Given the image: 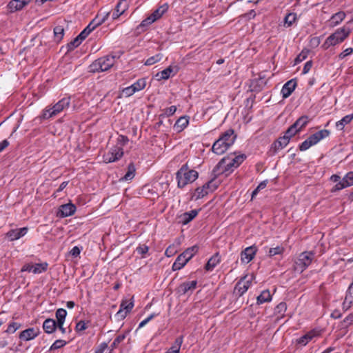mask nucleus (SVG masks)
Segmentation results:
<instances>
[{
	"instance_id": "obj_1",
	"label": "nucleus",
	"mask_w": 353,
	"mask_h": 353,
	"mask_svg": "<svg viewBox=\"0 0 353 353\" xmlns=\"http://www.w3.org/2000/svg\"><path fill=\"white\" fill-rule=\"evenodd\" d=\"M246 159L243 154L236 155L230 154L223 157L213 169L215 176L221 174L229 175L234 169L237 168Z\"/></svg>"
},
{
	"instance_id": "obj_2",
	"label": "nucleus",
	"mask_w": 353,
	"mask_h": 353,
	"mask_svg": "<svg viewBox=\"0 0 353 353\" xmlns=\"http://www.w3.org/2000/svg\"><path fill=\"white\" fill-rule=\"evenodd\" d=\"M236 138V136L233 129L230 128L227 130L220 136L219 139L213 143L212 150L216 154H223L234 144Z\"/></svg>"
},
{
	"instance_id": "obj_3",
	"label": "nucleus",
	"mask_w": 353,
	"mask_h": 353,
	"mask_svg": "<svg viewBox=\"0 0 353 353\" xmlns=\"http://www.w3.org/2000/svg\"><path fill=\"white\" fill-rule=\"evenodd\" d=\"M198 176L199 173L194 170L190 169L188 164L185 163L176 173L177 187L183 188L188 184L193 183Z\"/></svg>"
},
{
	"instance_id": "obj_4",
	"label": "nucleus",
	"mask_w": 353,
	"mask_h": 353,
	"mask_svg": "<svg viewBox=\"0 0 353 353\" xmlns=\"http://www.w3.org/2000/svg\"><path fill=\"white\" fill-rule=\"evenodd\" d=\"M70 104V97H64L59 100L57 103L54 104L53 105L47 106L42 112V118L43 119H48L52 118L60 112H61L63 110L68 108Z\"/></svg>"
},
{
	"instance_id": "obj_5",
	"label": "nucleus",
	"mask_w": 353,
	"mask_h": 353,
	"mask_svg": "<svg viewBox=\"0 0 353 353\" xmlns=\"http://www.w3.org/2000/svg\"><path fill=\"white\" fill-rule=\"evenodd\" d=\"M350 28L343 26L337 29L334 33L330 34L323 44L325 49L329 48L330 46H335L343 42L350 34Z\"/></svg>"
},
{
	"instance_id": "obj_6",
	"label": "nucleus",
	"mask_w": 353,
	"mask_h": 353,
	"mask_svg": "<svg viewBox=\"0 0 353 353\" xmlns=\"http://www.w3.org/2000/svg\"><path fill=\"white\" fill-rule=\"evenodd\" d=\"M115 63V57L107 55L95 60L90 65V72H100L107 71L112 68Z\"/></svg>"
},
{
	"instance_id": "obj_7",
	"label": "nucleus",
	"mask_w": 353,
	"mask_h": 353,
	"mask_svg": "<svg viewBox=\"0 0 353 353\" xmlns=\"http://www.w3.org/2000/svg\"><path fill=\"white\" fill-rule=\"evenodd\" d=\"M314 253L312 252H303L301 253L294 264L296 272H303L312 263L314 259Z\"/></svg>"
},
{
	"instance_id": "obj_8",
	"label": "nucleus",
	"mask_w": 353,
	"mask_h": 353,
	"mask_svg": "<svg viewBox=\"0 0 353 353\" xmlns=\"http://www.w3.org/2000/svg\"><path fill=\"white\" fill-rule=\"evenodd\" d=\"M110 12H106L104 16L100 17L97 16L88 26L79 34L83 40L94 30L98 26L103 23L108 17Z\"/></svg>"
},
{
	"instance_id": "obj_9",
	"label": "nucleus",
	"mask_w": 353,
	"mask_h": 353,
	"mask_svg": "<svg viewBox=\"0 0 353 353\" xmlns=\"http://www.w3.org/2000/svg\"><path fill=\"white\" fill-rule=\"evenodd\" d=\"M123 155V148L119 146H114L103 156V159L106 163H112L120 159Z\"/></svg>"
},
{
	"instance_id": "obj_10",
	"label": "nucleus",
	"mask_w": 353,
	"mask_h": 353,
	"mask_svg": "<svg viewBox=\"0 0 353 353\" xmlns=\"http://www.w3.org/2000/svg\"><path fill=\"white\" fill-rule=\"evenodd\" d=\"M352 185H353V172H350L345 175L341 182L336 183L331 191L334 192Z\"/></svg>"
},
{
	"instance_id": "obj_11",
	"label": "nucleus",
	"mask_w": 353,
	"mask_h": 353,
	"mask_svg": "<svg viewBox=\"0 0 353 353\" xmlns=\"http://www.w3.org/2000/svg\"><path fill=\"white\" fill-rule=\"evenodd\" d=\"M251 283V279H247V277L245 276L236 284L234 290V294L241 296L250 288Z\"/></svg>"
},
{
	"instance_id": "obj_12",
	"label": "nucleus",
	"mask_w": 353,
	"mask_h": 353,
	"mask_svg": "<svg viewBox=\"0 0 353 353\" xmlns=\"http://www.w3.org/2000/svg\"><path fill=\"white\" fill-rule=\"evenodd\" d=\"M257 252V248L254 245L246 248L241 253V261L243 263H250L254 257Z\"/></svg>"
},
{
	"instance_id": "obj_13",
	"label": "nucleus",
	"mask_w": 353,
	"mask_h": 353,
	"mask_svg": "<svg viewBox=\"0 0 353 353\" xmlns=\"http://www.w3.org/2000/svg\"><path fill=\"white\" fill-rule=\"evenodd\" d=\"M40 334V330L38 327H30L19 334V339L21 341H28L37 337Z\"/></svg>"
},
{
	"instance_id": "obj_14",
	"label": "nucleus",
	"mask_w": 353,
	"mask_h": 353,
	"mask_svg": "<svg viewBox=\"0 0 353 353\" xmlns=\"http://www.w3.org/2000/svg\"><path fill=\"white\" fill-rule=\"evenodd\" d=\"M196 285L197 281L196 280L185 281L179 285L177 291L181 294H192L196 289Z\"/></svg>"
},
{
	"instance_id": "obj_15",
	"label": "nucleus",
	"mask_w": 353,
	"mask_h": 353,
	"mask_svg": "<svg viewBox=\"0 0 353 353\" xmlns=\"http://www.w3.org/2000/svg\"><path fill=\"white\" fill-rule=\"evenodd\" d=\"M216 188L213 185V181H208L205 183L202 187H199L196 189V199H201L207 195L210 192L214 191Z\"/></svg>"
},
{
	"instance_id": "obj_16",
	"label": "nucleus",
	"mask_w": 353,
	"mask_h": 353,
	"mask_svg": "<svg viewBox=\"0 0 353 353\" xmlns=\"http://www.w3.org/2000/svg\"><path fill=\"white\" fill-rule=\"evenodd\" d=\"M330 134V132L328 130H321L316 133L310 135L307 139L310 141V143L312 144V145H314L316 143H318L322 139L327 138Z\"/></svg>"
},
{
	"instance_id": "obj_17",
	"label": "nucleus",
	"mask_w": 353,
	"mask_h": 353,
	"mask_svg": "<svg viewBox=\"0 0 353 353\" xmlns=\"http://www.w3.org/2000/svg\"><path fill=\"white\" fill-rule=\"evenodd\" d=\"M289 143L287 138L281 137L276 141H275L272 145L270 150L272 155L276 154L279 151L283 149Z\"/></svg>"
},
{
	"instance_id": "obj_18",
	"label": "nucleus",
	"mask_w": 353,
	"mask_h": 353,
	"mask_svg": "<svg viewBox=\"0 0 353 353\" xmlns=\"http://www.w3.org/2000/svg\"><path fill=\"white\" fill-rule=\"evenodd\" d=\"M133 307L134 302L132 299L130 301L123 300L120 305V309L117 313V315L121 318H125L127 314L132 310Z\"/></svg>"
},
{
	"instance_id": "obj_19",
	"label": "nucleus",
	"mask_w": 353,
	"mask_h": 353,
	"mask_svg": "<svg viewBox=\"0 0 353 353\" xmlns=\"http://www.w3.org/2000/svg\"><path fill=\"white\" fill-rule=\"evenodd\" d=\"M32 0H11L7 7L10 12H14L23 9Z\"/></svg>"
},
{
	"instance_id": "obj_20",
	"label": "nucleus",
	"mask_w": 353,
	"mask_h": 353,
	"mask_svg": "<svg viewBox=\"0 0 353 353\" xmlns=\"http://www.w3.org/2000/svg\"><path fill=\"white\" fill-rule=\"evenodd\" d=\"M28 231V228L27 227L10 230L7 232L6 236L10 241H15L25 236Z\"/></svg>"
},
{
	"instance_id": "obj_21",
	"label": "nucleus",
	"mask_w": 353,
	"mask_h": 353,
	"mask_svg": "<svg viewBox=\"0 0 353 353\" xmlns=\"http://www.w3.org/2000/svg\"><path fill=\"white\" fill-rule=\"evenodd\" d=\"M296 86V81L295 79H291L286 82L281 89L283 98L286 99L290 97L292 92L294 90Z\"/></svg>"
},
{
	"instance_id": "obj_22",
	"label": "nucleus",
	"mask_w": 353,
	"mask_h": 353,
	"mask_svg": "<svg viewBox=\"0 0 353 353\" xmlns=\"http://www.w3.org/2000/svg\"><path fill=\"white\" fill-rule=\"evenodd\" d=\"M76 211V207L72 203H67L60 206L59 213L61 216L66 217L72 215Z\"/></svg>"
},
{
	"instance_id": "obj_23",
	"label": "nucleus",
	"mask_w": 353,
	"mask_h": 353,
	"mask_svg": "<svg viewBox=\"0 0 353 353\" xmlns=\"http://www.w3.org/2000/svg\"><path fill=\"white\" fill-rule=\"evenodd\" d=\"M189 123V117L187 116L181 117L174 123V130L180 132L183 131Z\"/></svg>"
},
{
	"instance_id": "obj_24",
	"label": "nucleus",
	"mask_w": 353,
	"mask_h": 353,
	"mask_svg": "<svg viewBox=\"0 0 353 353\" xmlns=\"http://www.w3.org/2000/svg\"><path fill=\"white\" fill-rule=\"evenodd\" d=\"M57 328V322L52 319H47L43 323V329L47 334L53 333Z\"/></svg>"
},
{
	"instance_id": "obj_25",
	"label": "nucleus",
	"mask_w": 353,
	"mask_h": 353,
	"mask_svg": "<svg viewBox=\"0 0 353 353\" xmlns=\"http://www.w3.org/2000/svg\"><path fill=\"white\" fill-rule=\"evenodd\" d=\"M189 261L181 253L179 255L172 265V270L176 271L183 268Z\"/></svg>"
},
{
	"instance_id": "obj_26",
	"label": "nucleus",
	"mask_w": 353,
	"mask_h": 353,
	"mask_svg": "<svg viewBox=\"0 0 353 353\" xmlns=\"http://www.w3.org/2000/svg\"><path fill=\"white\" fill-rule=\"evenodd\" d=\"M168 5L167 3H164L155 10L150 16L154 21H156L168 11Z\"/></svg>"
},
{
	"instance_id": "obj_27",
	"label": "nucleus",
	"mask_w": 353,
	"mask_h": 353,
	"mask_svg": "<svg viewBox=\"0 0 353 353\" xmlns=\"http://www.w3.org/2000/svg\"><path fill=\"white\" fill-rule=\"evenodd\" d=\"M220 262L219 254L213 255L207 262L205 269L207 271H212Z\"/></svg>"
},
{
	"instance_id": "obj_28",
	"label": "nucleus",
	"mask_w": 353,
	"mask_h": 353,
	"mask_svg": "<svg viewBox=\"0 0 353 353\" xmlns=\"http://www.w3.org/2000/svg\"><path fill=\"white\" fill-rule=\"evenodd\" d=\"M183 341V336L177 337L173 345L167 350L165 353H179L181 346Z\"/></svg>"
},
{
	"instance_id": "obj_29",
	"label": "nucleus",
	"mask_w": 353,
	"mask_h": 353,
	"mask_svg": "<svg viewBox=\"0 0 353 353\" xmlns=\"http://www.w3.org/2000/svg\"><path fill=\"white\" fill-rule=\"evenodd\" d=\"M272 300V295L268 290L261 292V293L256 298V303L258 305L264 303L270 302Z\"/></svg>"
},
{
	"instance_id": "obj_30",
	"label": "nucleus",
	"mask_w": 353,
	"mask_h": 353,
	"mask_svg": "<svg viewBox=\"0 0 353 353\" xmlns=\"http://www.w3.org/2000/svg\"><path fill=\"white\" fill-rule=\"evenodd\" d=\"M198 210H192L190 212H186L181 215V221L183 224H187L190 222L199 213Z\"/></svg>"
},
{
	"instance_id": "obj_31",
	"label": "nucleus",
	"mask_w": 353,
	"mask_h": 353,
	"mask_svg": "<svg viewBox=\"0 0 353 353\" xmlns=\"http://www.w3.org/2000/svg\"><path fill=\"white\" fill-rule=\"evenodd\" d=\"M309 122V119L307 116H302L299 117L292 125L298 130V132H300L303 128L306 126V125Z\"/></svg>"
},
{
	"instance_id": "obj_32",
	"label": "nucleus",
	"mask_w": 353,
	"mask_h": 353,
	"mask_svg": "<svg viewBox=\"0 0 353 353\" xmlns=\"http://www.w3.org/2000/svg\"><path fill=\"white\" fill-rule=\"evenodd\" d=\"M353 119V114L343 117L340 121L336 123V127L339 130H343L344 127L350 123Z\"/></svg>"
},
{
	"instance_id": "obj_33",
	"label": "nucleus",
	"mask_w": 353,
	"mask_h": 353,
	"mask_svg": "<svg viewBox=\"0 0 353 353\" xmlns=\"http://www.w3.org/2000/svg\"><path fill=\"white\" fill-rule=\"evenodd\" d=\"M345 17V13L343 11L338 12L333 14L330 19V23L332 26L339 25Z\"/></svg>"
},
{
	"instance_id": "obj_34",
	"label": "nucleus",
	"mask_w": 353,
	"mask_h": 353,
	"mask_svg": "<svg viewBox=\"0 0 353 353\" xmlns=\"http://www.w3.org/2000/svg\"><path fill=\"white\" fill-rule=\"evenodd\" d=\"M315 336L313 332H309L303 336L296 339V343L303 346L306 345Z\"/></svg>"
},
{
	"instance_id": "obj_35",
	"label": "nucleus",
	"mask_w": 353,
	"mask_h": 353,
	"mask_svg": "<svg viewBox=\"0 0 353 353\" xmlns=\"http://www.w3.org/2000/svg\"><path fill=\"white\" fill-rule=\"evenodd\" d=\"M199 251L198 245H193L190 248H187L182 254L185 257L190 261Z\"/></svg>"
},
{
	"instance_id": "obj_36",
	"label": "nucleus",
	"mask_w": 353,
	"mask_h": 353,
	"mask_svg": "<svg viewBox=\"0 0 353 353\" xmlns=\"http://www.w3.org/2000/svg\"><path fill=\"white\" fill-rule=\"evenodd\" d=\"M64 35V28L62 26H57L54 28V36L56 42H60Z\"/></svg>"
},
{
	"instance_id": "obj_37",
	"label": "nucleus",
	"mask_w": 353,
	"mask_h": 353,
	"mask_svg": "<svg viewBox=\"0 0 353 353\" xmlns=\"http://www.w3.org/2000/svg\"><path fill=\"white\" fill-rule=\"evenodd\" d=\"M48 264L46 262L41 263L33 264V272L34 274H41L47 270Z\"/></svg>"
},
{
	"instance_id": "obj_38",
	"label": "nucleus",
	"mask_w": 353,
	"mask_h": 353,
	"mask_svg": "<svg viewBox=\"0 0 353 353\" xmlns=\"http://www.w3.org/2000/svg\"><path fill=\"white\" fill-rule=\"evenodd\" d=\"M173 72V69L171 66H169L168 68H165V70H162L160 72H158L156 75V77H159V79H168L172 72Z\"/></svg>"
},
{
	"instance_id": "obj_39",
	"label": "nucleus",
	"mask_w": 353,
	"mask_h": 353,
	"mask_svg": "<svg viewBox=\"0 0 353 353\" xmlns=\"http://www.w3.org/2000/svg\"><path fill=\"white\" fill-rule=\"evenodd\" d=\"M128 6L129 5L127 0H120L117 3L115 8L116 10H117V12L123 14L125 12V10H127Z\"/></svg>"
},
{
	"instance_id": "obj_40",
	"label": "nucleus",
	"mask_w": 353,
	"mask_h": 353,
	"mask_svg": "<svg viewBox=\"0 0 353 353\" xmlns=\"http://www.w3.org/2000/svg\"><path fill=\"white\" fill-rule=\"evenodd\" d=\"M55 315L57 319V323H64L67 315V311L65 309L59 308L56 311Z\"/></svg>"
},
{
	"instance_id": "obj_41",
	"label": "nucleus",
	"mask_w": 353,
	"mask_h": 353,
	"mask_svg": "<svg viewBox=\"0 0 353 353\" xmlns=\"http://www.w3.org/2000/svg\"><path fill=\"white\" fill-rule=\"evenodd\" d=\"M163 58V54L161 53L157 54L152 57H149L145 61V65H152L159 61H160Z\"/></svg>"
},
{
	"instance_id": "obj_42",
	"label": "nucleus",
	"mask_w": 353,
	"mask_h": 353,
	"mask_svg": "<svg viewBox=\"0 0 353 353\" xmlns=\"http://www.w3.org/2000/svg\"><path fill=\"white\" fill-rule=\"evenodd\" d=\"M131 85L136 92L140 91L145 88L146 85V80L145 79H139Z\"/></svg>"
},
{
	"instance_id": "obj_43",
	"label": "nucleus",
	"mask_w": 353,
	"mask_h": 353,
	"mask_svg": "<svg viewBox=\"0 0 353 353\" xmlns=\"http://www.w3.org/2000/svg\"><path fill=\"white\" fill-rule=\"evenodd\" d=\"M296 20V14L294 12L288 13L284 19V23L288 27L291 26L293 23Z\"/></svg>"
},
{
	"instance_id": "obj_44",
	"label": "nucleus",
	"mask_w": 353,
	"mask_h": 353,
	"mask_svg": "<svg viewBox=\"0 0 353 353\" xmlns=\"http://www.w3.org/2000/svg\"><path fill=\"white\" fill-rule=\"evenodd\" d=\"M83 41V39L81 37H79V35H78L74 39H73L68 44V50L69 51L74 50L78 47Z\"/></svg>"
},
{
	"instance_id": "obj_45",
	"label": "nucleus",
	"mask_w": 353,
	"mask_h": 353,
	"mask_svg": "<svg viewBox=\"0 0 353 353\" xmlns=\"http://www.w3.org/2000/svg\"><path fill=\"white\" fill-rule=\"evenodd\" d=\"M285 251L283 246H276L275 248H270L268 251V256L272 257L277 254H282Z\"/></svg>"
},
{
	"instance_id": "obj_46",
	"label": "nucleus",
	"mask_w": 353,
	"mask_h": 353,
	"mask_svg": "<svg viewBox=\"0 0 353 353\" xmlns=\"http://www.w3.org/2000/svg\"><path fill=\"white\" fill-rule=\"evenodd\" d=\"M134 173L135 168L134 165L131 163L128 165V170L122 179L125 181L131 180L134 178Z\"/></svg>"
},
{
	"instance_id": "obj_47",
	"label": "nucleus",
	"mask_w": 353,
	"mask_h": 353,
	"mask_svg": "<svg viewBox=\"0 0 353 353\" xmlns=\"http://www.w3.org/2000/svg\"><path fill=\"white\" fill-rule=\"evenodd\" d=\"M296 133H298V130H296L292 125L285 132L283 137L287 138V140L290 142V139L294 137Z\"/></svg>"
},
{
	"instance_id": "obj_48",
	"label": "nucleus",
	"mask_w": 353,
	"mask_h": 353,
	"mask_svg": "<svg viewBox=\"0 0 353 353\" xmlns=\"http://www.w3.org/2000/svg\"><path fill=\"white\" fill-rule=\"evenodd\" d=\"M21 325L17 322H11L6 330V332L8 334L14 333L18 329L21 327Z\"/></svg>"
},
{
	"instance_id": "obj_49",
	"label": "nucleus",
	"mask_w": 353,
	"mask_h": 353,
	"mask_svg": "<svg viewBox=\"0 0 353 353\" xmlns=\"http://www.w3.org/2000/svg\"><path fill=\"white\" fill-rule=\"evenodd\" d=\"M65 345H66V342L65 341L61 340V339L56 340L52 343V345L50 346V350L52 351V350H57L59 348L63 347Z\"/></svg>"
},
{
	"instance_id": "obj_50",
	"label": "nucleus",
	"mask_w": 353,
	"mask_h": 353,
	"mask_svg": "<svg viewBox=\"0 0 353 353\" xmlns=\"http://www.w3.org/2000/svg\"><path fill=\"white\" fill-rule=\"evenodd\" d=\"M287 310V305L286 303L284 302H281L279 304L277 305V306L275 307V313H278L281 315H283L284 312Z\"/></svg>"
},
{
	"instance_id": "obj_51",
	"label": "nucleus",
	"mask_w": 353,
	"mask_h": 353,
	"mask_svg": "<svg viewBox=\"0 0 353 353\" xmlns=\"http://www.w3.org/2000/svg\"><path fill=\"white\" fill-rule=\"evenodd\" d=\"M149 247L146 245H140L136 249L138 254H141L143 258L145 257V254L148 253Z\"/></svg>"
},
{
	"instance_id": "obj_52",
	"label": "nucleus",
	"mask_w": 353,
	"mask_h": 353,
	"mask_svg": "<svg viewBox=\"0 0 353 353\" xmlns=\"http://www.w3.org/2000/svg\"><path fill=\"white\" fill-rule=\"evenodd\" d=\"M176 111V107L175 105H172L164 110V113L161 114L160 117H170L174 114Z\"/></svg>"
},
{
	"instance_id": "obj_53",
	"label": "nucleus",
	"mask_w": 353,
	"mask_h": 353,
	"mask_svg": "<svg viewBox=\"0 0 353 353\" xmlns=\"http://www.w3.org/2000/svg\"><path fill=\"white\" fill-rule=\"evenodd\" d=\"M125 338V334H119L118 335L112 342L111 346L112 348L117 347Z\"/></svg>"
},
{
	"instance_id": "obj_54",
	"label": "nucleus",
	"mask_w": 353,
	"mask_h": 353,
	"mask_svg": "<svg viewBox=\"0 0 353 353\" xmlns=\"http://www.w3.org/2000/svg\"><path fill=\"white\" fill-rule=\"evenodd\" d=\"M154 22V21H153V19L150 17V16H149L141 21L140 25L137 27V29L147 27Z\"/></svg>"
},
{
	"instance_id": "obj_55",
	"label": "nucleus",
	"mask_w": 353,
	"mask_h": 353,
	"mask_svg": "<svg viewBox=\"0 0 353 353\" xmlns=\"http://www.w3.org/2000/svg\"><path fill=\"white\" fill-rule=\"evenodd\" d=\"M353 323V313L349 314L345 319L343 320L342 323L343 327H347Z\"/></svg>"
},
{
	"instance_id": "obj_56",
	"label": "nucleus",
	"mask_w": 353,
	"mask_h": 353,
	"mask_svg": "<svg viewBox=\"0 0 353 353\" xmlns=\"http://www.w3.org/2000/svg\"><path fill=\"white\" fill-rule=\"evenodd\" d=\"M88 328L86 323L83 321H79L76 325V331L77 332H82Z\"/></svg>"
},
{
	"instance_id": "obj_57",
	"label": "nucleus",
	"mask_w": 353,
	"mask_h": 353,
	"mask_svg": "<svg viewBox=\"0 0 353 353\" xmlns=\"http://www.w3.org/2000/svg\"><path fill=\"white\" fill-rule=\"evenodd\" d=\"M158 314L152 313L148 318L143 320L139 325V327H142L145 326L149 321L153 319L155 316H157Z\"/></svg>"
},
{
	"instance_id": "obj_58",
	"label": "nucleus",
	"mask_w": 353,
	"mask_h": 353,
	"mask_svg": "<svg viewBox=\"0 0 353 353\" xmlns=\"http://www.w3.org/2000/svg\"><path fill=\"white\" fill-rule=\"evenodd\" d=\"M136 92L132 86H128L123 90V93L125 97H130Z\"/></svg>"
},
{
	"instance_id": "obj_59",
	"label": "nucleus",
	"mask_w": 353,
	"mask_h": 353,
	"mask_svg": "<svg viewBox=\"0 0 353 353\" xmlns=\"http://www.w3.org/2000/svg\"><path fill=\"white\" fill-rule=\"evenodd\" d=\"M312 146V144L310 143V141L307 139L299 145V150L301 151H305Z\"/></svg>"
},
{
	"instance_id": "obj_60",
	"label": "nucleus",
	"mask_w": 353,
	"mask_h": 353,
	"mask_svg": "<svg viewBox=\"0 0 353 353\" xmlns=\"http://www.w3.org/2000/svg\"><path fill=\"white\" fill-rule=\"evenodd\" d=\"M353 52V48H348L344 50L340 54L339 58L343 59L346 56L350 55Z\"/></svg>"
},
{
	"instance_id": "obj_61",
	"label": "nucleus",
	"mask_w": 353,
	"mask_h": 353,
	"mask_svg": "<svg viewBox=\"0 0 353 353\" xmlns=\"http://www.w3.org/2000/svg\"><path fill=\"white\" fill-rule=\"evenodd\" d=\"M108 347L106 343H101L95 350L94 353H103L105 349Z\"/></svg>"
},
{
	"instance_id": "obj_62",
	"label": "nucleus",
	"mask_w": 353,
	"mask_h": 353,
	"mask_svg": "<svg viewBox=\"0 0 353 353\" xmlns=\"http://www.w3.org/2000/svg\"><path fill=\"white\" fill-rule=\"evenodd\" d=\"M21 272H33V264L32 263H26L25 264L21 270Z\"/></svg>"
},
{
	"instance_id": "obj_63",
	"label": "nucleus",
	"mask_w": 353,
	"mask_h": 353,
	"mask_svg": "<svg viewBox=\"0 0 353 353\" xmlns=\"http://www.w3.org/2000/svg\"><path fill=\"white\" fill-rule=\"evenodd\" d=\"M307 57V52L302 51L296 58L295 61L299 63L305 60Z\"/></svg>"
},
{
	"instance_id": "obj_64",
	"label": "nucleus",
	"mask_w": 353,
	"mask_h": 353,
	"mask_svg": "<svg viewBox=\"0 0 353 353\" xmlns=\"http://www.w3.org/2000/svg\"><path fill=\"white\" fill-rule=\"evenodd\" d=\"M70 254L74 256V257H77L78 256L80 253H81V250L79 249V247L77 246H74L72 248V249L70 250Z\"/></svg>"
}]
</instances>
